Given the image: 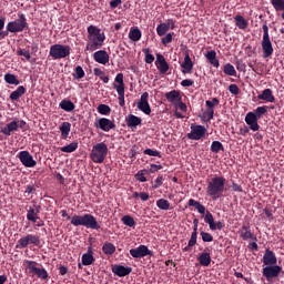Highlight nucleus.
<instances>
[{
    "label": "nucleus",
    "instance_id": "1",
    "mask_svg": "<svg viewBox=\"0 0 284 284\" xmlns=\"http://www.w3.org/2000/svg\"><path fill=\"white\" fill-rule=\"evenodd\" d=\"M226 179L224 176H213L211 180H207V186L205 187V193L207 197H211L212 201H219L221 196H224Z\"/></svg>",
    "mask_w": 284,
    "mask_h": 284
},
{
    "label": "nucleus",
    "instance_id": "2",
    "mask_svg": "<svg viewBox=\"0 0 284 284\" xmlns=\"http://www.w3.org/2000/svg\"><path fill=\"white\" fill-rule=\"evenodd\" d=\"M187 205L189 207H194V210H197V213H200V215H205V224H207V227H210L211 231H221L224 229V222H214L213 214L209 211H205V206L202 205L199 201H195L194 199H189Z\"/></svg>",
    "mask_w": 284,
    "mask_h": 284
},
{
    "label": "nucleus",
    "instance_id": "3",
    "mask_svg": "<svg viewBox=\"0 0 284 284\" xmlns=\"http://www.w3.org/2000/svg\"><path fill=\"white\" fill-rule=\"evenodd\" d=\"M88 43L85 50L89 52H94V50H99L102 48L103 42L105 40V36L99 28L95 26L88 27Z\"/></svg>",
    "mask_w": 284,
    "mask_h": 284
},
{
    "label": "nucleus",
    "instance_id": "4",
    "mask_svg": "<svg viewBox=\"0 0 284 284\" xmlns=\"http://www.w3.org/2000/svg\"><path fill=\"white\" fill-rule=\"evenodd\" d=\"M68 221H71L72 226H83L89 230L99 231L100 226L97 222V217H93L91 214H83V215H72L69 217Z\"/></svg>",
    "mask_w": 284,
    "mask_h": 284
},
{
    "label": "nucleus",
    "instance_id": "5",
    "mask_svg": "<svg viewBox=\"0 0 284 284\" xmlns=\"http://www.w3.org/2000/svg\"><path fill=\"white\" fill-rule=\"evenodd\" d=\"M267 113V106H256L253 112L246 113V118H244V122L246 125L251 126V131L257 132L260 131V124L256 121H260L263 115Z\"/></svg>",
    "mask_w": 284,
    "mask_h": 284
},
{
    "label": "nucleus",
    "instance_id": "6",
    "mask_svg": "<svg viewBox=\"0 0 284 284\" xmlns=\"http://www.w3.org/2000/svg\"><path fill=\"white\" fill-rule=\"evenodd\" d=\"M105 158H108V144H104V142L93 144L91 149V162L102 164Z\"/></svg>",
    "mask_w": 284,
    "mask_h": 284
},
{
    "label": "nucleus",
    "instance_id": "7",
    "mask_svg": "<svg viewBox=\"0 0 284 284\" xmlns=\"http://www.w3.org/2000/svg\"><path fill=\"white\" fill-rule=\"evenodd\" d=\"M26 274H29L31 277H37L39 280H48V271H44V268L37 267L39 264L37 262H33L31 260H26Z\"/></svg>",
    "mask_w": 284,
    "mask_h": 284
},
{
    "label": "nucleus",
    "instance_id": "8",
    "mask_svg": "<svg viewBox=\"0 0 284 284\" xmlns=\"http://www.w3.org/2000/svg\"><path fill=\"white\" fill-rule=\"evenodd\" d=\"M70 54V47L62 44H53L50 47L49 55L52 57L54 61L58 59H65Z\"/></svg>",
    "mask_w": 284,
    "mask_h": 284
},
{
    "label": "nucleus",
    "instance_id": "9",
    "mask_svg": "<svg viewBox=\"0 0 284 284\" xmlns=\"http://www.w3.org/2000/svg\"><path fill=\"white\" fill-rule=\"evenodd\" d=\"M190 130L192 131L186 133V139L192 141H200L202 139H205V135L207 133V129H205V126L197 124H192V126H190Z\"/></svg>",
    "mask_w": 284,
    "mask_h": 284
},
{
    "label": "nucleus",
    "instance_id": "10",
    "mask_svg": "<svg viewBox=\"0 0 284 284\" xmlns=\"http://www.w3.org/2000/svg\"><path fill=\"white\" fill-rule=\"evenodd\" d=\"M263 31H264V36H263L262 48L264 52V58L267 59V57H272L274 49L270 39L268 26L266 23L263 26Z\"/></svg>",
    "mask_w": 284,
    "mask_h": 284
},
{
    "label": "nucleus",
    "instance_id": "11",
    "mask_svg": "<svg viewBox=\"0 0 284 284\" xmlns=\"http://www.w3.org/2000/svg\"><path fill=\"white\" fill-rule=\"evenodd\" d=\"M28 245L39 246V236L27 234L26 236L20 237V240H18V244H16V248L23 250L28 247Z\"/></svg>",
    "mask_w": 284,
    "mask_h": 284
},
{
    "label": "nucleus",
    "instance_id": "12",
    "mask_svg": "<svg viewBox=\"0 0 284 284\" xmlns=\"http://www.w3.org/2000/svg\"><path fill=\"white\" fill-rule=\"evenodd\" d=\"M93 128L102 130V132H110L115 130V122H112L108 118H99L93 121Z\"/></svg>",
    "mask_w": 284,
    "mask_h": 284
},
{
    "label": "nucleus",
    "instance_id": "13",
    "mask_svg": "<svg viewBox=\"0 0 284 284\" xmlns=\"http://www.w3.org/2000/svg\"><path fill=\"white\" fill-rule=\"evenodd\" d=\"M18 160L26 169H33L37 166V161L33 160V156H31V153H28V151H20L18 153Z\"/></svg>",
    "mask_w": 284,
    "mask_h": 284
},
{
    "label": "nucleus",
    "instance_id": "14",
    "mask_svg": "<svg viewBox=\"0 0 284 284\" xmlns=\"http://www.w3.org/2000/svg\"><path fill=\"white\" fill-rule=\"evenodd\" d=\"M280 274L281 266L278 265H267L262 267V277H265L267 281L278 277Z\"/></svg>",
    "mask_w": 284,
    "mask_h": 284
},
{
    "label": "nucleus",
    "instance_id": "15",
    "mask_svg": "<svg viewBox=\"0 0 284 284\" xmlns=\"http://www.w3.org/2000/svg\"><path fill=\"white\" fill-rule=\"evenodd\" d=\"M129 255H131L134 260H140L146 256H152L153 253L151 252V250H148V246L140 245L136 248L129 250Z\"/></svg>",
    "mask_w": 284,
    "mask_h": 284
},
{
    "label": "nucleus",
    "instance_id": "16",
    "mask_svg": "<svg viewBox=\"0 0 284 284\" xmlns=\"http://www.w3.org/2000/svg\"><path fill=\"white\" fill-rule=\"evenodd\" d=\"M27 22H26V17L21 13L19 16V19L16 21H11L7 26V30L10 32H21L26 28Z\"/></svg>",
    "mask_w": 284,
    "mask_h": 284
},
{
    "label": "nucleus",
    "instance_id": "17",
    "mask_svg": "<svg viewBox=\"0 0 284 284\" xmlns=\"http://www.w3.org/2000/svg\"><path fill=\"white\" fill-rule=\"evenodd\" d=\"M115 83H118V85L114 87L115 92L118 93V105L123 108L124 100H123V74L122 73H118V75H115Z\"/></svg>",
    "mask_w": 284,
    "mask_h": 284
},
{
    "label": "nucleus",
    "instance_id": "18",
    "mask_svg": "<svg viewBox=\"0 0 284 284\" xmlns=\"http://www.w3.org/2000/svg\"><path fill=\"white\" fill-rule=\"evenodd\" d=\"M138 110L145 115H151V104L148 103V92H143L138 101Z\"/></svg>",
    "mask_w": 284,
    "mask_h": 284
},
{
    "label": "nucleus",
    "instance_id": "19",
    "mask_svg": "<svg viewBox=\"0 0 284 284\" xmlns=\"http://www.w3.org/2000/svg\"><path fill=\"white\" fill-rule=\"evenodd\" d=\"M277 263H278V260H277V257H275V253H273V251L265 250V254L262 255V265L277 266V265H275Z\"/></svg>",
    "mask_w": 284,
    "mask_h": 284
},
{
    "label": "nucleus",
    "instance_id": "20",
    "mask_svg": "<svg viewBox=\"0 0 284 284\" xmlns=\"http://www.w3.org/2000/svg\"><path fill=\"white\" fill-rule=\"evenodd\" d=\"M219 106V99L217 98H213L211 100L205 101V119H207V121L213 120V108Z\"/></svg>",
    "mask_w": 284,
    "mask_h": 284
},
{
    "label": "nucleus",
    "instance_id": "21",
    "mask_svg": "<svg viewBox=\"0 0 284 284\" xmlns=\"http://www.w3.org/2000/svg\"><path fill=\"white\" fill-rule=\"evenodd\" d=\"M80 264H78V268H83V266H91L94 262L93 258V251L91 250V246H89V250H87L85 253H83V256L80 257Z\"/></svg>",
    "mask_w": 284,
    "mask_h": 284
},
{
    "label": "nucleus",
    "instance_id": "22",
    "mask_svg": "<svg viewBox=\"0 0 284 284\" xmlns=\"http://www.w3.org/2000/svg\"><path fill=\"white\" fill-rule=\"evenodd\" d=\"M199 224H200V220L194 219L193 220L194 229L192 231V237H189V243L186 247H183V252H189L191 247H194V245H196V226H199Z\"/></svg>",
    "mask_w": 284,
    "mask_h": 284
},
{
    "label": "nucleus",
    "instance_id": "23",
    "mask_svg": "<svg viewBox=\"0 0 284 284\" xmlns=\"http://www.w3.org/2000/svg\"><path fill=\"white\" fill-rule=\"evenodd\" d=\"M113 274L118 277H126L129 274H132V267L115 265L113 266Z\"/></svg>",
    "mask_w": 284,
    "mask_h": 284
},
{
    "label": "nucleus",
    "instance_id": "24",
    "mask_svg": "<svg viewBox=\"0 0 284 284\" xmlns=\"http://www.w3.org/2000/svg\"><path fill=\"white\" fill-rule=\"evenodd\" d=\"M164 99H168L170 104H178L181 103V92L178 90L170 91L164 93Z\"/></svg>",
    "mask_w": 284,
    "mask_h": 284
},
{
    "label": "nucleus",
    "instance_id": "25",
    "mask_svg": "<svg viewBox=\"0 0 284 284\" xmlns=\"http://www.w3.org/2000/svg\"><path fill=\"white\" fill-rule=\"evenodd\" d=\"M39 209H41L40 206H36V209L33 207H29V210H27L26 213V220L31 222V223H37V221H39Z\"/></svg>",
    "mask_w": 284,
    "mask_h": 284
},
{
    "label": "nucleus",
    "instance_id": "26",
    "mask_svg": "<svg viewBox=\"0 0 284 284\" xmlns=\"http://www.w3.org/2000/svg\"><path fill=\"white\" fill-rule=\"evenodd\" d=\"M93 59L94 61H97V63H101L102 65H105V63H109V54L104 50L97 51L93 54Z\"/></svg>",
    "mask_w": 284,
    "mask_h": 284
},
{
    "label": "nucleus",
    "instance_id": "27",
    "mask_svg": "<svg viewBox=\"0 0 284 284\" xmlns=\"http://www.w3.org/2000/svg\"><path fill=\"white\" fill-rule=\"evenodd\" d=\"M256 99L265 101L267 103L275 102V98L273 97V91L270 89L262 90V94L256 95Z\"/></svg>",
    "mask_w": 284,
    "mask_h": 284
},
{
    "label": "nucleus",
    "instance_id": "28",
    "mask_svg": "<svg viewBox=\"0 0 284 284\" xmlns=\"http://www.w3.org/2000/svg\"><path fill=\"white\" fill-rule=\"evenodd\" d=\"M155 63H156V67L160 70V72H168L169 64L165 61V58L161 53L156 54V62Z\"/></svg>",
    "mask_w": 284,
    "mask_h": 284
},
{
    "label": "nucleus",
    "instance_id": "29",
    "mask_svg": "<svg viewBox=\"0 0 284 284\" xmlns=\"http://www.w3.org/2000/svg\"><path fill=\"white\" fill-rule=\"evenodd\" d=\"M18 129H20V126L14 125V122H10L1 128V134H4V136H10L13 132H18Z\"/></svg>",
    "mask_w": 284,
    "mask_h": 284
},
{
    "label": "nucleus",
    "instance_id": "30",
    "mask_svg": "<svg viewBox=\"0 0 284 284\" xmlns=\"http://www.w3.org/2000/svg\"><path fill=\"white\" fill-rule=\"evenodd\" d=\"M141 123H142V120L135 116L134 114H129V116H126V126L129 129H134L136 126H140Z\"/></svg>",
    "mask_w": 284,
    "mask_h": 284
},
{
    "label": "nucleus",
    "instance_id": "31",
    "mask_svg": "<svg viewBox=\"0 0 284 284\" xmlns=\"http://www.w3.org/2000/svg\"><path fill=\"white\" fill-rule=\"evenodd\" d=\"M205 57H206L207 61L211 63V65L213 68H219L220 61L216 59V51L215 50L207 51L205 53Z\"/></svg>",
    "mask_w": 284,
    "mask_h": 284
},
{
    "label": "nucleus",
    "instance_id": "32",
    "mask_svg": "<svg viewBox=\"0 0 284 284\" xmlns=\"http://www.w3.org/2000/svg\"><path fill=\"white\" fill-rule=\"evenodd\" d=\"M197 262L202 267H207L211 265V254L210 253H202L200 257H197Z\"/></svg>",
    "mask_w": 284,
    "mask_h": 284
},
{
    "label": "nucleus",
    "instance_id": "33",
    "mask_svg": "<svg viewBox=\"0 0 284 284\" xmlns=\"http://www.w3.org/2000/svg\"><path fill=\"white\" fill-rule=\"evenodd\" d=\"M59 109H61L64 112H72L74 111V103H72V101L69 100H61V102L59 103Z\"/></svg>",
    "mask_w": 284,
    "mask_h": 284
},
{
    "label": "nucleus",
    "instance_id": "34",
    "mask_svg": "<svg viewBox=\"0 0 284 284\" xmlns=\"http://www.w3.org/2000/svg\"><path fill=\"white\" fill-rule=\"evenodd\" d=\"M102 253L106 256L115 254V245L110 242H104V244L102 245Z\"/></svg>",
    "mask_w": 284,
    "mask_h": 284
},
{
    "label": "nucleus",
    "instance_id": "35",
    "mask_svg": "<svg viewBox=\"0 0 284 284\" xmlns=\"http://www.w3.org/2000/svg\"><path fill=\"white\" fill-rule=\"evenodd\" d=\"M23 94H26V88L18 87V89H16V91H12V93H10V101H18V99H20V97H23Z\"/></svg>",
    "mask_w": 284,
    "mask_h": 284
},
{
    "label": "nucleus",
    "instance_id": "36",
    "mask_svg": "<svg viewBox=\"0 0 284 284\" xmlns=\"http://www.w3.org/2000/svg\"><path fill=\"white\" fill-rule=\"evenodd\" d=\"M60 151L67 154H71L74 151H78V141L69 143L67 146H61Z\"/></svg>",
    "mask_w": 284,
    "mask_h": 284
},
{
    "label": "nucleus",
    "instance_id": "37",
    "mask_svg": "<svg viewBox=\"0 0 284 284\" xmlns=\"http://www.w3.org/2000/svg\"><path fill=\"white\" fill-rule=\"evenodd\" d=\"M70 129H72V124H69V122L61 123V126H59L61 139H67V136H69Z\"/></svg>",
    "mask_w": 284,
    "mask_h": 284
},
{
    "label": "nucleus",
    "instance_id": "38",
    "mask_svg": "<svg viewBox=\"0 0 284 284\" xmlns=\"http://www.w3.org/2000/svg\"><path fill=\"white\" fill-rule=\"evenodd\" d=\"M241 239H243V241H248L254 239V234L251 233V229L248 226H243L241 229Z\"/></svg>",
    "mask_w": 284,
    "mask_h": 284
},
{
    "label": "nucleus",
    "instance_id": "39",
    "mask_svg": "<svg viewBox=\"0 0 284 284\" xmlns=\"http://www.w3.org/2000/svg\"><path fill=\"white\" fill-rule=\"evenodd\" d=\"M142 37V32L139 28L135 29H131L130 33H129V39H131V41H140Z\"/></svg>",
    "mask_w": 284,
    "mask_h": 284
},
{
    "label": "nucleus",
    "instance_id": "40",
    "mask_svg": "<svg viewBox=\"0 0 284 284\" xmlns=\"http://www.w3.org/2000/svg\"><path fill=\"white\" fill-rule=\"evenodd\" d=\"M4 82L10 85H19L20 84V81H18V78L10 73L4 74Z\"/></svg>",
    "mask_w": 284,
    "mask_h": 284
},
{
    "label": "nucleus",
    "instance_id": "41",
    "mask_svg": "<svg viewBox=\"0 0 284 284\" xmlns=\"http://www.w3.org/2000/svg\"><path fill=\"white\" fill-rule=\"evenodd\" d=\"M97 112L101 115L108 116L110 115L111 109L108 104H99V106H97Z\"/></svg>",
    "mask_w": 284,
    "mask_h": 284
},
{
    "label": "nucleus",
    "instance_id": "42",
    "mask_svg": "<svg viewBox=\"0 0 284 284\" xmlns=\"http://www.w3.org/2000/svg\"><path fill=\"white\" fill-rule=\"evenodd\" d=\"M121 223H123V225L126 227H134L135 225L134 217L130 215H123V217H121Z\"/></svg>",
    "mask_w": 284,
    "mask_h": 284
},
{
    "label": "nucleus",
    "instance_id": "43",
    "mask_svg": "<svg viewBox=\"0 0 284 284\" xmlns=\"http://www.w3.org/2000/svg\"><path fill=\"white\" fill-rule=\"evenodd\" d=\"M156 207H159V210H162V211H168L170 210V201H166L164 199H159L156 201Z\"/></svg>",
    "mask_w": 284,
    "mask_h": 284
},
{
    "label": "nucleus",
    "instance_id": "44",
    "mask_svg": "<svg viewBox=\"0 0 284 284\" xmlns=\"http://www.w3.org/2000/svg\"><path fill=\"white\" fill-rule=\"evenodd\" d=\"M224 151V145L219 141H213L211 143V152L219 154V152Z\"/></svg>",
    "mask_w": 284,
    "mask_h": 284
},
{
    "label": "nucleus",
    "instance_id": "45",
    "mask_svg": "<svg viewBox=\"0 0 284 284\" xmlns=\"http://www.w3.org/2000/svg\"><path fill=\"white\" fill-rule=\"evenodd\" d=\"M145 175H148V171L140 170L138 173L134 174V180H138L140 183H145L148 180L145 179Z\"/></svg>",
    "mask_w": 284,
    "mask_h": 284
},
{
    "label": "nucleus",
    "instance_id": "46",
    "mask_svg": "<svg viewBox=\"0 0 284 284\" xmlns=\"http://www.w3.org/2000/svg\"><path fill=\"white\" fill-rule=\"evenodd\" d=\"M182 68H183V70H186V72H191V70L193 68V62L189 54L185 55L184 62L182 63Z\"/></svg>",
    "mask_w": 284,
    "mask_h": 284
},
{
    "label": "nucleus",
    "instance_id": "47",
    "mask_svg": "<svg viewBox=\"0 0 284 284\" xmlns=\"http://www.w3.org/2000/svg\"><path fill=\"white\" fill-rule=\"evenodd\" d=\"M235 23L240 29H246L248 23L242 16L235 17Z\"/></svg>",
    "mask_w": 284,
    "mask_h": 284
},
{
    "label": "nucleus",
    "instance_id": "48",
    "mask_svg": "<svg viewBox=\"0 0 284 284\" xmlns=\"http://www.w3.org/2000/svg\"><path fill=\"white\" fill-rule=\"evenodd\" d=\"M132 199H140L142 202H148V199H150V195H148L146 192H134L132 193Z\"/></svg>",
    "mask_w": 284,
    "mask_h": 284
},
{
    "label": "nucleus",
    "instance_id": "49",
    "mask_svg": "<svg viewBox=\"0 0 284 284\" xmlns=\"http://www.w3.org/2000/svg\"><path fill=\"white\" fill-rule=\"evenodd\" d=\"M200 237L202 239V243L213 242V235H211V233L200 232Z\"/></svg>",
    "mask_w": 284,
    "mask_h": 284
},
{
    "label": "nucleus",
    "instance_id": "50",
    "mask_svg": "<svg viewBox=\"0 0 284 284\" xmlns=\"http://www.w3.org/2000/svg\"><path fill=\"white\" fill-rule=\"evenodd\" d=\"M142 52L145 54V63H153L154 55L151 53V50L145 48Z\"/></svg>",
    "mask_w": 284,
    "mask_h": 284
},
{
    "label": "nucleus",
    "instance_id": "51",
    "mask_svg": "<svg viewBox=\"0 0 284 284\" xmlns=\"http://www.w3.org/2000/svg\"><path fill=\"white\" fill-rule=\"evenodd\" d=\"M143 154L148 155V156H153V158H159L161 159V153L156 150H152V149H145L143 151Z\"/></svg>",
    "mask_w": 284,
    "mask_h": 284
},
{
    "label": "nucleus",
    "instance_id": "52",
    "mask_svg": "<svg viewBox=\"0 0 284 284\" xmlns=\"http://www.w3.org/2000/svg\"><path fill=\"white\" fill-rule=\"evenodd\" d=\"M272 4L276 11H284V0H272Z\"/></svg>",
    "mask_w": 284,
    "mask_h": 284
},
{
    "label": "nucleus",
    "instance_id": "53",
    "mask_svg": "<svg viewBox=\"0 0 284 284\" xmlns=\"http://www.w3.org/2000/svg\"><path fill=\"white\" fill-rule=\"evenodd\" d=\"M169 31L166 23H160L156 28V32L160 37L164 36Z\"/></svg>",
    "mask_w": 284,
    "mask_h": 284
},
{
    "label": "nucleus",
    "instance_id": "54",
    "mask_svg": "<svg viewBox=\"0 0 284 284\" xmlns=\"http://www.w3.org/2000/svg\"><path fill=\"white\" fill-rule=\"evenodd\" d=\"M19 54V57H24V59H27V61H29V59H31V54L29 52V50L26 49H20L17 52Z\"/></svg>",
    "mask_w": 284,
    "mask_h": 284
},
{
    "label": "nucleus",
    "instance_id": "55",
    "mask_svg": "<svg viewBox=\"0 0 284 284\" xmlns=\"http://www.w3.org/2000/svg\"><path fill=\"white\" fill-rule=\"evenodd\" d=\"M164 179L159 175L155 181H153V190H158L163 184Z\"/></svg>",
    "mask_w": 284,
    "mask_h": 284
},
{
    "label": "nucleus",
    "instance_id": "56",
    "mask_svg": "<svg viewBox=\"0 0 284 284\" xmlns=\"http://www.w3.org/2000/svg\"><path fill=\"white\" fill-rule=\"evenodd\" d=\"M229 91H230V94L237 95L241 92V89H237L236 84H230Z\"/></svg>",
    "mask_w": 284,
    "mask_h": 284
},
{
    "label": "nucleus",
    "instance_id": "57",
    "mask_svg": "<svg viewBox=\"0 0 284 284\" xmlns=\"http://www.w3.org/2000/svg\"><path fill=\"white\" fill-rule=\"evenodd\" d=\"M173 34L168 33L164 38H162L163 45H168L169 43H172Z\"/></svg>",
    "mask_w": 284,
    "mask_h": 284
},
{
    "label": "nucleus",
    "instance_id": "58",
    "mask_svg": "<svg viewBox=\"0 0 284 284\" xmlns=\"http://www.w3.org/2000/svg\"><path fill=\"white\" fill-rule=\"evenodd\" d=\"M160 170H161V165L151 164V168L145 171H149V174H154V173L159 172Z\"/></svg>",
    "mask_w": 284,
    "mask_h": 284
},
{
    "label": "nucleus",
    "instance_id": "59",
    "mask_svg": "<svg viewBox=\"0 0 284 284\" xmlns=\"http://www.w3.org/2000/svg\"><path fill=\"white\" fill-rule=\"evenodd\" d=\"M191 85H194V81L189 80V79L181 81V87H183V88H191Z\"/></svg>",
    "mask_w": 284,
    "mask_h": 284
},
{
    "label": "nucleus",
    "instance_id": "60",
    "mask_svg": "<svg viewBox=\"0 0 284 284\" xmlns=\"http://www.w3.org/2000/svg\"><path fill=\"white\" fill-rule=\"evenodd\" d=\"M245 54H247V57H254V54H255V49H253L252 45L248 44V45L245 48Z\"/></svg>",
    "mask_w": 284,
    "mask_h": 284
},
{
    "label": "nucleus",
    "instance_id": "61",
    "mask_svg": "<svg viewBox=\"0 0 284 284\" xmlns=\"http://www.w3.org/2000/svg\"><path fill=\"white\" fill-rule=\"evenodd\" d=\"M72 78L74 80L83 79V78H85V72H74V73H72Z\"/></svg>",
    "mask_w": 284,
    "mask_h": 284
},
{
    "label": "nucleus",
    "instance_id": "62",
    "mask_svg": "<svg viewBox=\"0 0 284 284\" xmlns=\"http://www.w3.org/2000/svg\"><path fill=\"white\" fill-rule=\"evenodd\" d=\"M165 24L168 26L169 30L170 29H175V21L173 19H169Z\"/></svg>",
    "mask_w": 284,
    "mask_h": 284
},
{
    "label": "nucleus",
    "instance_id": "63",
    "mask_svg": "<svg viewBox=\"0 0 284 284\" xmlns=\"http://www.w3.org/2000/svg\"><path fill=\"white\" fill-rule=\"evenodd\" d=\"M224 72H235V68L227 63L225 67H224Z\"/></svg>",
    "mask_w": 284,
    "mask_h": 284
},
{
    "label": "nucleus",
    "instance_id": "64",
    "mask_svg": "<svg viewBox=\"0 0 284 284\" xmlns=\"http://www.w3.org/2000/svg\"><path fill=\"white\" fill-rule=\"evenodd\" d=\"M121 0H112L111 2H110V7L112 8V9H115L119 4H121Z\"/></svg>",
    "mask_w": 284,
    "mask_h": 284
}]
</instances>
